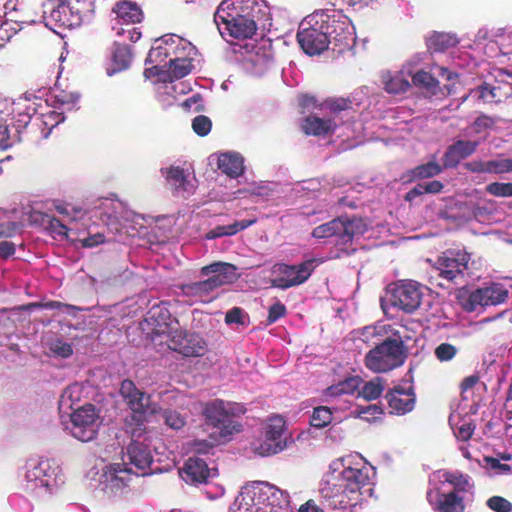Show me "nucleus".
Masks as SVG:
<instances>
[{
	"mask_svg": "<svg viewBox=\"0 0 512 512\" xmlns=\"http://www.w3.org/2000/svg\"><path fill=\"white\" fill-rule=\"evenodd\" d=\"M375 469L359 453L333 460L321 481L319 492L327 509L355 508L361 500L362 488L370 485Z\"/></svg>",
	"mask_w": 512,
	"mask_h": 512,
	"instance_id": "1",
	"label": "nucleus"
},
{
	"mask_svg": "<svg viewBox=\"0 0 512 512\" xmlns=\"http://www.w3.org/2000/svg\"><path fill=\"white\" fill-rule=\"evenodd\" d=\"M427 500L438 512H463L473 501V483L460 472L437 470L430 475Z\"/></svg>",
	"mask_w": 512,
	"mask_h": 512,
	"instance_id": "2",
	"label": "nucleus"
},
{
	"mask_svg": "<svg viewBox=\"0 0 512 512\" xmlns=\"http://www.w3.org/2000/svg\"><path fill=\"white\" fill-rule=\"evenodd\" d=\"M149 318L155 322L153 341L165 342L168 347L185 357L202 356L206 351V344L196 333L183 330L177 320H171L169 311L160 305L153 306L148 312Z\"/></svg>",
	"mask_w": 512,
	"mask_h": 512,
	"instance_id": "3",
	"label": "nucleus"
},
{
	"mask_svg": "<svg viewBox=\"0 0 512 512\" xmlns=\"http://www.w3.org/2000/svg\"><path fill=\"white\" fill-rule=\"evenodd\" d=\"M292 510L289 494L264 481H252L241 487L230 512H279Z\"/></svg>",
	"mask_w": 512,
	"mask_h": 512,
	"instance_id": "4",
	"label": "nucleus"
},
{
	"mask_svg": "<svg viewBox=\"0 0 512 512\" xmlns=\"http://www.w3.org/2000/svg\"><path fill=\"white\" fill-rule=\"evenodd\" d=\"M22 478L25 489L40 497L57 494L66 483L63 468L51 458L29 459Z\"/></svg>",
	"mask_w": 512,
	"mask_h": 512,
	"instance_id": "5",
	"label": "nucleus"
},
{
	"mask_svg": "<svg viewBox=\"0 0 512 512\" xmlns=\"http://www.w3.org/2000/svg\"><path fill=\"white\" fill-rule=\"evenodd\" d=\"M411 339L405 326L397 329L365 356L366 367L374 373H386L402 366L408 356L405 342Z\"/></svg>",
	"mask_w": 512,
	"mask_h": 512,
	"instance_id": "6",
	"label": "nucleus"
},
{
	"mask_svg": "<svg viewBox=\"0 0 512 512\" xmlns=\"http://www.w3.org/2000/svg\"><path fill=\"white\" fill-rule=\"evenodd\" d=\"M120 394L134 413L131 417L132 421L144 422L146 416L161 414L165 424L171 429L179 430L186 425L184 415L170 408L162 409L157 404L152 403L150 396L137 389L131 380L122 381Z\"/></svg>",
	"mask_w": 512,
	"mask_h": 512,
	"instance_id": "7",
	"label": "nucleus"
},
{
	"mask_svg": "<svg viewBox=\"0 0 512 512\" xmlns=\"http://www.w3.org/2000/svg\"><path fill=\"white\" fill-rule=\"evenodd\" d=\"M40 104L30 96H22L18 99L3 98L0 99V149L5 150L12 146L14 136L10 134L9 125L15 128L19 133L31 121L33 115L38 113Z\"/></svg>",
	"mask_w": 512,
	"mask_h": 512,
	"instance_id": "8",
	"label": "nucleus"
},
{
	"mask_svg": "<svg viewBox=\"0 0 512 512\" xmlns=\"http://www.w3.org/2000/svg\"><path fill=\"white\" fill-rule=\"evenodd\" d=\"M362 380L358 376L347 377L336 384L327 387L322 397L325 402L338 401L335 410L347 412L353 407L352 398L357 393V396H361L365 400L372 401L380 397L384 390L381 378L377 377L369 382H366L362 389L359 391V387Z\"/></svg>",
	"mask_w": 512,
	"mask_h": 512,
	"instance_id": "9",
	"label": "nucleus"
},
{
	"mask_svg": "<svg viewBox=\"0 0 512 512\" xmlns=\"http://www.w3.org/2000/svg\"><path fill=\"white\" fill-rule=\"evenodd\" d=\"M93 0H48L45 4L46 25L76 28L92 19Z\"/></svg>",
	"mask_w": 512,
	"mask_h": 512,
	"instance_id": "10",
	"label": "nucleus"
},
{
	"mask_svg": "<svg viewBox=\"0 0 512 512\" xmlns=\"http://www.w3.org/2000/svg\"><path fill=\"white\" fill-rule=\"evenodd\" d=\"M210 276L208 279L181 286V293L189 297L192 302H209L212 299V292L237 278L236 267L226 262H214L201 268L202 276Z\"/></svg>",
	"mask_w": 512,
	"mask_h": 512,
	"instance_id": "11",
	"label": "nucleus"
},
{
	"mask_svg": "<svg viewBox=\"0 0 512 512\" xmlns=\"http://www.w3.org/2000/svg\"><path fill=\"white\" fill-rule=\"evenodd\" d=\"M244 407L236 402L214 399L205 404L203 414L209 425L219 430L220 437L227 439L240 431L236 417L244 414Z\"/></svg>",
	"mask_w": 512,
	"mask_h": 512,
	"instance_id": "12",
	"label": "nucleus"
},
{
	"mask_svg": "<svg viewBox=\"0 0 512 512\" xmlns=\"http://www.w3.org/2000/svg\"><path fill=\"white\" fill-rule=\"evenodd\" d=\"M480 262L472 260L464 250L450 249L442 253L436 261L439 275L455 284H464L466 278L475 274L480 268Z\"/></svg>",
	"mask_w": 512,
	"mask_h": 512,
	"instance_id": "13",
	"label": "nucleus"
},
{
	"mask_svg": "<svg viewBox=\"0 0 512 512\" xmlns=\"http://www.w3.org/2000/svg\"><path fill=\"white\" fill-rule=\"evenodd\" d=\"M327 17L323 13L316 11L311 15L305 17L299 26L297 33V40L308 55H319L325 51L329 44L330 38L327 36V31L323 25Z\"/></svg>",
	"mask_w": 512,
	"mask_h": 512,
	"instance_id": "14",
	"label": "nucleus"
},
{
	"mask_svg": "<svg viewBox=\"0 0 512 512\" xmlns=\"http://www.w3.org/2000/svg\"><path fill=\"white\" fill-rule=\"evenodd\" d=\"M289 438L284 418L273 415L263 427V437L255 440L251 448L253 453L261 457L275 455L287 447Z\"/></svg>",
	"mask_w": 512,
	"mask_h": 512,
	"instance_id": "15",
	"label": "nucleus"
},
{
	"mask_svg": "<svg viewBox=\"0 0 512 512\" xmlns=\"http://www.w3.org/2000/svg\"><path fill=\"white\" fill-rule=\"evenodd\" d=\"M193 69L191 60L166 61L164 64H154L152 67L145 69V76H157L158 81L162 84L158 86V93L174 96V93H185L184 83L172 85V82L187 76Z\"/></svg>",
	"mask_w": 512,
	"mask_h": 512,
	"instance_id": "16",
	"label": "nucleus"
},
{
	"mask_svg": "<svg viewBox=\"0 0 512 512\" xmlns=\"http://www.w3.org/2000/svg\"><path fill=\"white\" fill-rule=\"evenodd\" d=\"M102 421L100 409L93 404H85L73 410L66 429L75 439L89 442L96 438Z\"/></svg>",
	"mask_w": 512,
	"mask_h": 512,
	"instance_id": "17",
	"label": "nucleus"
},
{
	"mask_svg": "<svg viewBox=\"0 0 512 512\" xmlns=\"http://www.w3.org/2000/svg\"><path fill=\"white\" fill-rule=\"evenodd\" d=\"M127 428L132 435V441L127 447L126 458L128 465H132L135 470V476H145L151 473V464L153 461L152 453L147 444L140 441L145 433L144 422H136V427H131L130 420L127 419Z\"/></svg>",
	"mask_w": 512,
	"mask_h": 512,
	"instance_id": "18",
	"label": "nucleus"
},
{
	"mask_svg": "<svg viewBox=\"0 0 512 512\" xmlns=\"http://www.w3.org/2000/svg\"><path fill=\"white\" fill-rule=\"evenodd\" d=\"M320 12L328 18L324 19L325 25L323 26L327 31L328 38H330V44L334 45L333 49L341 52L350 48L354 43L355 36L354 28L348 17L335 9L320 10Z\"/></svg>",
	"mask_w": 512,
	"mask_h": 512,
	"instance_id": "19",
	"label": "nucleus"
},
{
	"mask_svg": "<svg viewBox=\"0 0 512 512\" xmlns=\"http://www.w3.org/2000/svg\"><path fill=\"white\" fill-rule=\"evenodd\" d=\"M229 14L235 17L245 16V18L255 19L261 22L265 27L270 20L269 7L265 0H223L217 8V16L228 17Z\"/></svg>",
	"mask_w": 512,
	"mask_h": 512,
	"instance_id": "20",
	"label": "nucleus"
},
{
	"mask_svg": "<svg viewBox=\"0 0 512 512\" xmlns=\"http://www.w3.org/2000/svg\"><path fill=\"white\" fill-rule=\"evenodd\" d=\"M320 259H308L298 265H278L275 276L272 279V286L280 289H287L304 283L313 270L321 263Z\"/></svg>",
	"mask_w": 512,
	"mask_h": 512,
	"instance_id": "21",
	"label": "nucleus"
},
{
	"mask_svg": "<svg viewBox=\"0 0 512 512\" xmlns=\"http://www.w3.org/2000/svg\"><path fill=\"white\" fill-rule=\"evenodd\" d=\"M194 50V46L188 40L176 35L167 34L156 39L148 53L146 64H164L170 61L177 52Z\"/></svg>",
	"mask_w": 512,
	"mask_h": 512,
	"instance_id": "22",
	"label": "nucleus"
},
{
	"mask_svg": "<svg viewBox=\"0 0 512 512\" xmlns=\"http://www.w3.org/2000/svg\"><path fill=\"white\" fill-rule=\"evenodd\" d=\"M122 463L114 462L104 466L101 469L99 478L97 479L101 490L110 494L121 492L132 481L135 473L125 459Z\"/></svg>",
	"mask_w": 512,
	"mask_h": 512,
	"instance_id": "23",
	"label": "nucleus"
},
{
	"mask_svg": "<svg viewBox=\"0 0 512 512\" xmlns=\"http://www.w3.org/2000/svg\"><path fill=\"white\" fill-rule=\"evenodd\" d=\"M508 296V289L500 283L478 288L472 291L462 305L468 312H474L480 307L498 305L503 303Z\"/></svg>",
	"mask_w": 512,
	"mask_h": 512,
	"instance_id": "24",
	"label": "nucleus"
},
{
	"mask_svg": "<svg viewBox=\"0 0 512 512\" xmlns=\"http://www.w3.org/2000/svg\"><path fill=\"white\" fill-rule=\"evenodd\" d=\"M219 18L217 11L214 15V21L218 27V30L222 36L228 35L233 38H250L254 35L257 30V26L261 25V22H257L252 18H245V16L235 17L229 14L228 17Z\"/></svg>",
	"mask_w": 512,
	"mask_h": 512,
	"instance_id": "25",
	"label": "nucleus"
},
{
	"mask_svg": "<svg viewBox=\"0 0 512 512\" xmlns=\"http://www.w3.org/2000/svg\"><path fill=\"white\" fill-rule=\"evenodd\" d=\"M115 17L112 19V30L118 36H125V27L140 23L143 19V13L140 7L130 1H120L114 8Z\"/></svg>",
	"mask_w": 512,
	"mask_h": 512,
	"instance_id": "26",
	"label": "nucleus"
},
{
	"mask_svg": "<svg viewBox=\"0 0 512 512\" xmlns=\"http://www.w3.org/2000/svg\"><path fill=\"white\" fill-rule=\"evenodd\" d=\"M421 296L417 282L404 281L393 289L391 302L405 312H413L419 307Z\"/></svg>",
	"mask_w": 512,
	"mask_h": 512,
	"instance_id": "27",
	"label": "nucleus"
},
{
	"mask_svg": "<svg viewBox=\"0 0 512 512\" xmlns=\"http://www.w3.org/2000/svg\"><path fill=\"white\" fill-rule=\"evenodd\" d=\"M179 475L186 483L198 485L213 478L216 475V470L209 468L202 458L194 456L185 461L183 467L179 469Z\"/></svg>",
	"mask_w": 512,
	"mask_h": 512,
	"instance_id": "28",
	"label": "nucleus"
},
{
	"mask_svg": "<svg viewBox=\"0 0 512 512\" xmlns=\"http://www.w3.org/2000/svg\"><path fill=\"white\" fill-rule=\"evenodd\" d=\"M480 143V140H456L446 149L442 159L443 166L446 168L456 167L461 160L474 154Z\"/></svg>",
	"mask_w": 512,
	"mask_h": 512,
	"instance_id": "29",
	"label": "nucleus"
},
{
	"mask_svg": "<svg viewBox=\"0 0 512 512\" xmlns=\"http://www.w3.org/2000/svg\"><path fill=\"white\" fill-rule=\"evenodd\" d=\"M386 398L392 412L398 415L412 411L415 406V394L411 385L406 388L395 387L386 395Z\"/></svg>",
	"mask_w": 512,
	"mask_h": 512,
	"instance_id": "30",
	"label": "nucleus"
},
{
	"mask_svg": "<svg viewBox=\"0 0 512 512\" xmlns=\"http://www.w3.org/2000/svg\"><path fill=\"white\" fill-rule=\"evenodd\" d=\"M121 218L122 221L120 222L116 217L112 218L111 216H108L107 226L109 229L115 233L121 232L122 229H126L127 234L135 236L145 228L144 222H146V217L143 215L126 210L123 212Z\"/></svg>",
	"mask_w": 512,
	"mask_h": 512,
	"instance_id": "31",
	"label": "nucleus"
},
{
	"mask_svg": "<svg viewBox=\"0 0 512 512\" xmlns=\"http://www.w3.org/2000/svg\"><path fill=\"white\" fill-rule=\"evenodd\" d=\"M380 84L383 89L389 94H403L411 88V83L407 72L401 68L399 71L383 70L380 72Z\"/></svg>",
	"mask_w": 512,
	"mask_h": 512,
	"instance_id": "32",
	"label": "nucleus"
},
{
	"mask_svg": "<svg viewBox=\"0 0 512 512\" xmlns=\"http://www.w3.org/2000/svg\"><path fill=\"white\" fill-rule=\"evenodd\" d=\"M338 115L329 118H320L316 116L307 117L303 124L306 134L315 136L327 135L335 131L338 123Z\"/></svg>",
	"mask_w": 512,
	"mask_h": 512,
	"instance_id": "33",
	"label": "nucleus"
},
{
	"mask_svg": "<svg viewBox=\"0 0 512 512\" xmlns=\"http://www.w3.org/2000/svg\"><path fill=\"white\" fill-rule=\"evenodd\" d=\"M162 175L177 191H183L190 195L194 191V184L188 180L185 171L180 167L171 166L161 169Z\"/></svg>",
	"mask_w": 512,
	"mask_h": 512,
	"instance_id": "34",
	"label": "nucleus"
},
{
	"mask_svg": "<svg viewBox=\"0 0 512 512\" xmlns=\"http://www.w3.org/2000/svg\"><path fill=\"white\" fill-rule=\"evenodd\" d=\"M218 168L229 177L237 178L244 171V159L239 153H223L218 158Z\"/></svg>",
	"mask_w": 512,
	"mask_h": 512,
	"instance_id": "35",
	"label": "nucleus"
},
{
	"mask_svg": "<svg viewBox=\"0 0 512 512\" xmlns=\"http://www.w3.org/2000/svg\"><path fill=\"white\" fill-rule=\"evenodd\" d=\"M342 218L341 244L345 245L353 240L355 236L363 235L367 230L366 222L361 218Z\"/></svg>",
	"mask_w": 512,
	"mask_h": 512,
	"instance_id": "36",
	"label": "nucleus"
},
{
	"mask_svg": "<svg viewBox=\"0 0 512 512\" xmlns=\"http://www.w3.org/2000/svg\"><path fill=\"white\" fill-rule=\"evenodd\" d=\"M131 59V52L127 45H115L111 55L112 66L107 68V74L111 76L127 69Z\"/></svg>",
	"mask_w": 512,
	"mask_h": 512,
	"instance_id": "37",
	"label": "nucleus"
},
{
	"mask_svg": "<svg viewBox=\"0 0 512 512\" xmlns=\"http://www.w3.org/2000/svg\"><path fill=\"white\" fill-rule=\"evenodd\" d=\"M246 65L255 75H262L272 64L273 58L264 49L259 48L246 57Z\"/></svg>",
	"mask_w": 512,
	"mask_h": 512,
	"instance_id": "38",
	"label": "nucleus"
},
{
	"mask_svg": "<svg viewBox=\"0 0 512 512\" xmlns=\"http://www.w3.org/2000/svg\"><path fill=\"white\" fill-rule=\"evenodd\" d=\"M397 326L400 325L379 322L375 325L366 326L362 328L359 333L362 341L369 342L374 337H383V339L387 338L389 334H391L397 329Z\"/></svg>",
	"mask_w": 512,
	"mask_h": 512,
	"instance_id": "39",
	"label": "nucleus"
},
{
	"mask_svg": "<svg viewBox=\"0 0 512 512\" xmlns=\"http://www.w3.org/2000/svg\"><path fill=\"white\" fill-rule=\"evenodd\" d=\"M255 221L254 220H241V221H235L232 224L229 225H220L215 227L214 229L210 230L206 234V238L209 240L216 239L223 236H232L239 231H242L246 228H248L250 225H252Z\"/></svg>",
	"mask_w": 512,
	"mask_h": 512,
	"instance_id": "40",
	"label": "nucleus"
},
{
	"mask_svg": "<svg viewBox=\"0 0 512 512\" xmlns=\"http://www.w3.org/2000/svg\"><path fill=\"white\" fill-rule=\"evenodd\" d=\"M330 404H333V407H327V406H319L314 408L312 416L310 418V424L315 428H324L327 425H329L335 417L333 416L334 412H337L335 410L336 404H338V401L329 402Z\"/></svg>",
	"mask_w": 512,
	"mask_h": 512,
	"instance_id": "41",
	"label": "nucleus"
},
{
	"mask_svg": "<svg viewBox=\"0 0 512 512\" xmlns=\"http://www.w3.org/2000/svg\"><path fill=\"white\" fill-rule=\"evenodd\" d=\"M342 218L334 219L328 223L322 224L314 228L312 236L317 239H326L331 237L337 238V243L341 244Z\"/></svg>",
	"mask_w": 512,
	"mask_h": 512,
	"instance_id": "42",
	"label": "nucleus"
},
{
	"mask_svg": "<svg viewBox=\"0 0 512 512\" xmlns=\"http://www.w3.org/2000/svg\"><path fill=\"white\" fill-rule=\"evenodd\" d=\"M458 39L455 35L449 33H434L427 41L429 49L434 51H444L450 47L456 46Z\"/></svg>",
	"mask_w": 512,
	"mask_h": 512,
	"instance_id": "43",
	"label": "nucleus"
},
{
	"mask_svg": "<svg viewBox=\"0 0 512 512\" xmlns=\"http://www.w3.org/2000/svg\"><path fill=\"white\" fill-rule=\"evenodd\" d=\"M53 104L58 109L73 110L79 100V94L65 90H56L53 93Z\"/></svg>",
	"mask_w": 512,
	"mask_h": 512,
	"instance_id": "44",
	"label": "nucleus"
},
{
	"mask_svg": "<svg viewBox=\"0 0 512 512\" xmlns=\"http://www.w3.org/2000/svg\"><path fill=\"white\" fill-rule=\"evenodd\" d=\"M81 387L78 384L68 386L61 394L59 399L60 412L72 410L73 405L80 399Z\"/></svg>",
	"mask_w": 512,
	"mask_h": 512,
	"instance_id": "45",
	"label": "nucleus"
},
{
	"mask_svg": "<svg viewBox=\"0 0 512 512\" xmlns=\"http://www.w3.org/2000/svg\"><path fill=\"white\" fill-rule=\"evenodd\" d=\"M412 82L415 86L423 88L430 93H435L438 88V80L434 78L429 72L419 69L410 75Z\"/></svg>",
	"mask_w": 512,
	"mask_h": 512,
	"instance_id": "46",
	"label": "nucleus"
},
{
	"mask_svg": "<svg viewBox=\"0 0 512 512\" xmlns=\"http://www.w3.org/2000/svg\"><path fill=\"white\" fill-rule=\"evenodd\" d=\"M55 210L62 215L65 223L70 224L83 218L85 212L80 207H75L67 203L58 202L55 204Z\"/></svg>",
	"mask_w": 512,
	"mask_h": 512,
	"instance_id": "47",
	"label": "nucleus"
},
{
	"mask_svg": "<svg viewBox=\"0 0 512 512\" xmlns=\"http://www.w3.org/2000/svg\"><path fill=\"white\" fill-rule=\"evenodd\" d=\"M495 125V119L487 116L480 115L474 122L466 129L467 136H474L480 134H487Z\"/></svg>",
	"mask_w": 512,
	"mask_h": 512,
	"instance_id": "48",
	"label": "nucleus"
},
{
	"mask_svg": "<svg viewBox=\"0 0 512 512\" xmlns=\"http://www.w3.org/2000/svg\"><path fill=\"white\" fill-rule=\"evenodd\" d=\"M46 345L51 355L55 357L69 358L73 354L72 345L58 337L48 340Z\"/></svg>",
	"mask_w": 512,
	"mask_h": 512,
	"instance_id": "49",
	"label": "nucleus"
},
{
	"mask_svg": "<svg viewBox=\"0 0 512 512\" xmlns=\"http://www.w3.org/2000/svg\"><path fill=\"white\" fill-rule=\"evenodd\" d=\"M349 417L360 418L366 421H371L382 413L381 408L376 404H369L367 406H357L354 409H350Z\"/></svg>",
	"mask_w": 512,
	"mask_h": 512,
	"instance_id": "50",
	"label": "nucleus"
},
{
	"mask_svg": "<svg viewBox=\"0 0 512 512\" xmlns=\"http://www.w3.org/2000/svg\"><path fill=\"white\" fill-rule=\"evenodd\" d=\"M442 172V166L435 160L419 165L412 170V176L418 179L430 178Z\"/></svg>",
	"mask_w": 512,
	"mask_h": 512,
	"instance_id": "51",
	"label": "nucleus"
},
{
	"mask_svg": "<svg viewBox=\"0 0 512 512\" xmlns=\"http://www.w3.org/2000/svg\"><path fill=\"white\" fill-rule=\"evenodd\" d=\"M457 418L458 416L455 414L450 416L451 425L456 426L454 428V434L458 439L466 441L472 436L474 426L467 420H463L461 423H456Z\"/></svg>",
	"mask_w": 512,
	"mask_h": 512,
	"instance_id": "52",
	"label": "nucleus"
},
{
	"mask_svg": "<svg viewBox=\"0 0 512 512\" xmlns=\"http://www.w3.org/2000/svg\"><path fill=\"white\" fill-rule=\"evenodd\" d=\"M5 213L0 209V238H10L20 233L22 225L15 221H4Z\"/></svg>",
	"mask_w": 512,
	"mask_h": 512,
	"instance_id": "53",
	"label": "nucleus"
},
{
	"mask_svg": "<svg viewBox=\"0 0 512 512\" xmlns=\"http://www.w3.org/2000/svg\"><path fill=\"white\" fill-rule=\"evenodd\" d=\"M486 191L496 197H511L512 183L493 182L486 186Z\"/></svg>",
	"mask_w": 512,
	"mask_h": 512,
	"instance_id": "54",
	"label": "nucleus"
},
{
	"mask_svg": "<svg viewBox=\"0 0 512 512\" xmlns=\"http://www.w3.org/2000/svg\"><path fill=\"white\" fill-rule=\"evenodd\" d=\"M458 352L457 347L449 343H441L435 349L436 358L441 361H450L452 360Z\"/></svg>",
	"mask_w": 512,
	"mask_h": 512,
	"instance_id": "55",
	"label": "nucleus"
},
{
	"mask_svg": "<svg viewBox=\"0 0 512 512\" xmlns=\"http://www.w3.org/2000/svg\"><path fill=\"white\" fill-rule=\"evenodd\" d=\"M211 127V120L204 115H199L192 121L193 131L199 136H206L211 131Z\"/></svg>",
	"mask_w": 512,
	"mask_h": 512,
	"instance_id": "56",
	"label": "nucleus"
},
{
	"mask_svg": "<svg viewBox=\"0 0 512 512\" xmlns=\"http://www.w3.org/2000/svg\"><path fill=\"white\" fill-rule=\"evenodd\" d=\"M487 506L495 512H511L512 504L503 497L493 496L488 499Z\"/></svg>",
	"mask_w": 512,
	"mask_h": 512,
	"instance_id": "57",
	"label": "nucleus"
},
{
	"mask_svg": "<svg viewBox=\"0 0 512 512\" xmlns=\"http://www.w3.org/2000/svg\"><path fill=\"white\" fill-rule=\"evenodd\" d=\"M427 53H416L410 59H408L402 66L404 72H407V76L413 74V72L417 71L418 66L427 58Z\"/></svg>",
	"mask_w": 512,
	"mask_h": 512,
	"instance_id": "58",
	"label": "nucleus"
},
{
	"mask_svg": "<svg viewBox=\"0 0 512 512\" xmlns=\"http://www.w3.org/2000/svg\"><path fill=\"white\" fill-rule=\"evenodd\" d=\"M48 228L54 236L61 238L67 237L68 231L70 230L67 223L55 217L50 219Z\"/></svg>",
	"mask_w": 512,
	"mask_h": 512,
	"instance_id": "59",
	"label": "nucleus"
},
{
	"mask_svg": "<svg viewBox=\"0 0 512 512\" xmlns=\"http://www.w3.org/2000/svg\"><path fill=\"white\" fill-rule=\"evenodd\" d=\"M493 160L494 174L512 172V159L498 157Z\"/></svg>",
	"mask_w": 512,
	"mask_h": 512,
	"instance_id": "60",
	"label": "nucleus"
},
{
	"mask_svg": "<svg viewBox=\"0 0 512 512\" xmlns=\"http://www.w3.org/2000/svg\"><path fill=\"white\" fill-rule=\"evenodd\" d=\"M79 242L81 243L82 247L93 248V247H96V246L104 243L105 236L102 233H95V234L89 235L88 237L80 239Z\"/></svg>",
	"mask_w": 512,
	"mask_h": 512,
	"instance_id": "61",
	"label": "nucleus"
},
{
	"mask_svg": "<svg viewBox=\"0 0 512 512\" xmlns=\"http://www.w3.org/2000/svg\"><path fill=\"white\" fill-rule=\"evenodd\" d=\"M285 312H286V307L282 303L276 302L269 308V314H268V319H267L268 322L269 323L276 322L279 318L284 316Z\"/></svg>",
	"mask_w": 512,
	"mask_h": 512,
	"instance_id": "62",
	"label": "nucleus"
},
{
	"mask_svg": "<svg viewBox=\"0 0 512 512\" xmlns=\"http://www.w3.org/2000/svg\"><path fill=\"white\" fill-rule=\"evenodd\" d=\"M163 402L167 404L184 405V396L178 391H166L163 393Z\"/></svg>",
	"mask_w": 512,
	"mask_h": 512,
	"instance_id": "63",
	"label": "nucleus"
},
{
	"mask_svg": "<svg viewBox=\"0 0 512 512\" xmlns=\"http://www.w3.org/2000/svg\"><path fill=\"white\" fill-rule=\"evenodd\" d=\"M44 308L46 309H57L61 310L63 313L71 314L72 311L76 310L75 306L64 304L59 301H49L44 304Z\"/></svg>",
	"mask_w": 512,
	"mask_h": 512,
	"instance_id": "64",
	"label": "nucleus"
}]
</instances>
